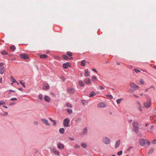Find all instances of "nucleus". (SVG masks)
Masks as SVG:
<instances>
[{"label":"nucleus","instance_id":"1","mask_svg":"<svg viewBox=\"0 0 156 156\" xmlns=\"http://www.w3.org/2000/svg\"><path fill=\"white\" fill-rule=\"evenodd\" d=\"M129 86L130 88L128 92H133V91L138 89L139 88V86L136 85L135 83L133 82H131L130 83Z\"/></svg>","mask_w":156,"mask_h":156},{"label":"nucleus","instance_id":"2","mask_svg":"<svg viewBox=\"0 0 156 156\" xmlns=\"http://www.w3.org/2000/svg\"><path fill=\"white\" fill-rule=\"evenodd\" d=\"M144 106L146 108H149L151 105V101L150 98H149L144 103Z\"/></svg>","mask_w":156,"mask_h":156},{"label":"nucleus","instance_id":"3","mask_svg":"<svg viewBox=\"0 0 156 156\" xmlns=\"http://www.w3.org/2000/svg\"><path fill=\"white\" fill-rule=\"evenodd\" d=\"M70 122V120L69 118H66L63 120V125L66 127H69L70 126L69 123Z\"/></svg>","mask_w":156,"mask_h":156},{"label":"nucleus","instance_id":"4","mask_svg":"<svg viewBox=\"0 0 156 156\" xmlns=\"http://www.w3.org/2000/svg\"><path fill=\"white\" fill-rule=\"evenodd\" d=\"M103 141L105 144H108L110 142V140L109 139L106 137L103 139Z\"/></svg>","mask_w":156,"mask_h":156},{"label":"nucleus","instance_id":"5","mask_svg":"<svg viewBox=\"0 0 156 156\" xmlns=\"http://www.w3.org/2000/svg\"><path fill=\"white\" fill-rule=\"evenodd\" d=\"M67 91L69 93L73 94L75 92V90L74 88L70 87L67 88Z\"/></svg>","mask_w":156,"mask_h":156},{"label":"nucleus","instance_id":"6","mask_svg":"<svg viewBox=\"0 0 156 156\" xmlns=\"http://www.w3.org/2000/svg\"><path fill=\"white\" fill-rule=\"evenodd\" d=\"M98 106L100 108H105L107 107V105L105 102L100 103L98 105Z\"/></svg>","mask_w":156,"mask_h":156},{"label":"nucleus","instance_id":"7","mask_svg":"<svg viewBox=\"0 0 156 156\" xmlns=\"http://www.w3.org/2000/svg\"><path fill=\"white\" fill-rule=\"evenodd\" d=\"M43 88L45 90H48L49 88V86L47 83H45L43 84Z\"/></svg>","mask_w":156,"mask_h":156},{"label":"nucleus","instance_id":"8","mask_svg":"<svg viewBox=\"0 0 156 156\" xmlns=\"http://www.w3.org/2000/svg\"><path fill=\"white\" fill-rule=\"evenodd\" d=\"M146 140L144 139H141L139 141V143L140 145L142 146H144Z\"/></svg>","mask_w":156,"mask_h":156},{"label":"nucleus","instance_id":"9","mask_svg":"<svg viewBox=\"0 0 156 156\" xmlns=\"http://www.w3.org/2000/svg\"><path fill=\"white\" fill-rule=\"evenodd\" d=\"M20 57L22 58L26 59L29 58L27 55L26 54H22L20 55Z\"/></svg>","mask_w":156,"mask_h":156},{"label":"nucleus","instance_id":"10","mask_svg":"<svg viewBox=\"0 0 156 156\" xmlns=\"http://www.w3.org/2000/svg\"><path fill=\"white\" fill-rule=\"evenodd\" d=\"M41 121L43 123L45 124V125L47 126L50 125V124L48 123V120L45 119H41Z\"/></svg>","mask_w":156,"mask_h":156},{"label":"nucleus","instance_id":"11","mask_svg":"<svg viewBox=\"0 0 156 156\" xmlns=\"http://www.w3.org/2000/svg\"><path fill=\"white\" fill-rule=\"evenodd\" d=\"M57 147L59 149H62L64 148V145L63 144H61L60 143L57 144Z\"/></svg>","mask_w":156,"mask_h":156},{"label":"nucleus","instance_id":"12","mask_svg":"<svg viewBox=\"0 0 156 156\" xmlns=\"http://www.w3.org/2000/svg\"><path fill=\"white\" fill-rule=\"evenodd\" d=\"M84 82L87 84H90L91 82L90 79L88 78H87L85 79Z\"/></svg>","mask_w":156,"mask_h":156},{"label":"nucleus","instance_id":"13","mask_svg":"<svg viewBox=\"0 0 156 156\" xmlns=\"http://www.w3.org/2000/svg\"><path fill=\"white\" fill-rule=\"evenodd\" d=\"M69 66V63L68 62L64 63L63 64V67L65 69H67Z\"/></svg>","mask_w":156,"mask_h":156},{"label":"nucleus","instance_id":"14","mask_svg":"<svg viewBox=\"0 0 156 156\" xmlns=\"http://www.w3.org/2000/svg\"><path fill=\"white\" fill-rule=\"evenodd\" d=\"M120 144V140H117L116 142V144L115 146V148H117L119 145Z\"/></svg>","mask_w":156,"mask_h":156},{"label":"nucleus","instance_id":"15","mask_svg":"<svg viewBox=\"0 0 156 156\" xmlns=\"http://www.w3.org/2000/svg\"><path fill=\"white\" fill-rule=\"evenodd\" d=\"M85 73L84 75L85 76H88L89 75L90 73L89 72L88 69H85L84 70Z\"/></svg>","mask_w":156,"mask_h":156},{"label":"nucleus","instance_id":"16","mask_svg":"<svg viewBox=\"0 0 156 156\" xmlns=\"http://www.w3.org/2000/svg\"><path fill=\"white\" fill-rule=\"evenodd\" d=\"M62 57L63 59L64 60H68V59L69 60H70L73 58L72 57H71L69 58L66 55H62Z\"/></svg>","mask_w":156,"mask_h":156},{"label":"nucleus","instance_id":"17","mask_svg":"<svg viewBox=\"0 0 156 156\" xmlns=\"http://www.w3.org/2000/svg\"><path fill=\"white\" fill-rule=\"evenodd\" d=\"M96 94V93L94 91H92L89 94V97H91L94 96Z\"/></svg>","mask_w":156,"mask_h":156},{"label":"nucleus","instance_id":"18","mask_svg":"<svg viewBox=\"0 0 156 156\" xmlns=\"http://www.w3.org/2000/svg\"><path fill=\"white\" fill-rule=\"evenodd\" d=\"M78 83L79 85L82 87H83L85 86V84L84 83L83 81L82 80H80L79 81Z\"/></svg>","mask_w":156,"mask_h":156},{"label":"nucleus","instance_id":"19","mask_svg":"<svg viewBox=\"0 0 156 156\" xmlns=\"http://www.w3.org/2000/svg\"><path fill=\"white\" fill-rule=\"evenodd\" d=\"M5 69L4 67H3L0 68V73L2 74L4 73L5 71Z\"/></svg>","mask_w":156,"mask_h":156},{"label":"nucleus","instance_id":"20","mask_svg":"<svg viewBox=\"0 0 156 156\" xmlns=\"http://www.w3.org/2000/svg\"><path fill=\"white\" fill-rule=\"evenodd\" d=\"M48 55L45 54L41 55L40 56V58H45L48 57Z\"/></svg>","mask_w":156,"mask_h":156},{"label":"nucleus","instance_id":"21","mask_svg":"<svg viewBox=\"0 0 156 156\" xmlns=\"http://www.w3.org/2000/svg\"><path fill=\"white\" fill-rule=\"evenodd\" d=\"M65 129L64 128H60L59 130V132L61 134H63L64 133Z\"/></svg>","mask_w":156,"mask_h":156},{"label":"nucleus","instance_id":"22","mask_svg":"<svg viewBox=\"0 0 156 156\" xmlns=\"http://www.w3.org/2000/svg\"><path fill=\"white\" fill-rule=\"evenodd\" d=\"M81 102L82 104L83 105H84L85 104H87L88 102V100H81Z\"/></svg>","mask_w":156,"mask_h":156},{"label":"nucleus","instance_id":"23","mask_svg":"<svg viewBox=\"0 0 156 156\" xmlns=\"http://www.w3.org/2000/svg\"><path fill=\"white\" fill-rule=\"evenodd\" d=\"M133 128H135V127H138V124L137 122H133Z\"/></svg>","mask_w":156,"mask_h":156},{"label":"nucleus","instance_id":"24","mask_svg":"<svg viewBox=\"0 0 156 156\" xmlns=\"http://www.w3.org/2000/svg\"><path fill=\"white\" fill-rule=\"evenodd\" d=\"M66 105L68 107H70L72 108V105L70 103L67 102L66 104Z\"/></svg>","mask_w":156,"mask_h":156},{"label":"nucleus","instance_id":"25","mask_svg":"<svg viewBox=\"0 0 156 156\" xmlns=\"http://www.w3.org/2000/svg\"><path fill=\"white\" fill-rule=\"evenodd\" d=\"M154 148H151L150 150H149L148 154H151L154 151Z\"/></svg>","mask_w":156,"mask_h":156},{"label":"nucleus","instance_id":"26","mask_svg":"<svg viewBox=\"0 0 156 156\" xmlns=\"http://www.w3.org/2000/svg\"><path fill=\"white\" fill-rule=\"evenodd\" d=\"M134 131L136 132V133L137 134L139 133V128L138 127H135V128H133Z\"/></svg>","mask_w":156,"mask_h":156},{"label":"nucleus","instance_id":"27","mask_svg":"<svg viewBox=\"0 0 156 156\" xmlns=\"http://www.w3.org/2000/svg\"><path fill=\"white\" fill-rule=\"evenodd\" d=\"M86 61L85 60H83L81 61V65L83 66H84L85 65Z\"/></svg>","mask_w":156,"mask_h":156},{"label":"nucleus","instance_id":"28","mask_svg":"<svg viewBox=\"0 0 156 156\" xmlns=\"http://www.w3.org/2000/svg\"><path fill=\"white\" fill-rule=\"evenodd\" d=\"M66 111L70 114H71L73 113V111L71 109H67Z\"/></svg>","mask_w":156,"mask_h":156},{"label":"nucleus","instance_id":"29","mask_svg":"<svg viewBox=\"0 0 156 156\" xmlns=\"http://www.w3.org/2000/svg\"><path fill=\"white\" fill-rule=\"evenodd\" d=\"M10 49L12 51H14L16 49V47L15 46L12 45L10 47Z\"/></svg>","mask_w":156,"mask_h":156},{"label":"nucleus","instance_id":"30","mask_svg":"<svg viewBox=\"0 0 156 156\" xmlns=\"http://www.w3.org/2000/svg\"><path fill=\"white\" fill-rule=\"evenodd\" d=\"M123 98H120L119 99H117L116 100V102L118 104H119L120 102L122 101L123 100Z\"/></svg>","mask_w":156,"mask_h":156},{"label":"nucleus","instance_id":"31","mask_svg":"<svg viewBox=\"0 0 156 156\" xmlns=\"http://www.w3.org/2000/svg\"><path fill=\"white\" fill-rule=\"evenodd\" d=\"M88 129L87 127L85 128L83 131V133L84 134L87 133V132Z\"/></svg>","mask_w":156,"mask_h":156},{"label":"nucleus","instance_id":"32","mask_svg":"<svg viewBox=\"0 0 156 156\" xmlns=\"http://www.w3.org/2000/svg\"><path fill=\"white\" fill-rule=\"evenodd\" d=\"M1 53L3 55H7L8 54V53L7 52L4 51H2Z\"/></svg>","mask_w":156,"mask_h":156},{"label":"nucleus","instance_id":"33","mask_svg":"<svg viewBox=\"0 0 156 156\" xmlns=\"http://www.w3.org/2000/svg\"><path fill=\"white\" fill-rule=\"evenodd\" d=\"M81 146L85 148L87 147V145L85 143H83L81 144Z\"/></svg>","mask_w":156,"mask_h":156},{"label":"nucleus","instance_id":"34","mask_svg":"<svg viewBox=\"0 0 156 156\" xmlns=\"http://www.w3.org/2000/svg\"><path fill=\"white\" fill-rule=\"evenodd\" d=\"M91 79L93 81H94L97 80V78L96 76H93L91 77Z\"/></svg>","mask_w":156,"mask_h":156},{"label":"nucleus","instance_id":"35","mask_svg":"<svg viewBox=\"0 0 156 156\" xmlns=\"http://www.w3.org/2000/svg\"><path fill=\"white\" fill-rule=\"evenodd\" d=\"M11 80L13 83L17 82V81L15 79H14L12 76H11Z\"/></svg>","mask_w":156,"mask_h":156},{"label":"nucleus","instance_id":"36","mask_svg":"<svg viewBox=\"0 0 156 156\" xmlns=\"http://www.w3.org/2000/svg\"><path fill=\"white\" fill-rule=\"evenodd\" d=\"M44 100L48 102H50L51 100L50 98H44Z\"/></svg>","mask_w":156,"mask_h":156},{"label":"nucleus","instance_id":"37","mask_svg":"<svg viewBox=\"0 0 156 156\" xmlns=\"http://www.w3.org/2000/svg\"><path fill=\"white\" fill-rule=\"evenodd\" d=\"M69 56H71L73 55L72 53L70 51H68L66 53Z\"/></svg>","mask_w":156,"mask_h":156},{"label":"nucleus","instance_id":"38","mask_svg":"<svg viewBox=\"0 0 156 156\" xmlns=\"http://www.w3.org/2000/svg\"><path fill=\"white\" fill-rule=\"evenodd\" d=\"M54 153L55 154H57L58 156H60L59 152L58 151H54Z\"/></svg>","mask_w":156,"mask_h":156},{"label":"nucleus","instance_id":"39","mask_svg":"<svg viewBox=\"0 0 156 156\" xmlns=\"http://www.w3.org/2000/svg\"><path fill=\"white\" fill-rule=\"evenodd\" d=\"M153 88V89H154V90H155V88H154V87H153V86H151L150 88H148L146 89H145V92H146L148 90V89H150V88Z\"/></svg>","mask_w":156,"mask_h":156},{"label":"nucleus","instance_id":"40","mask_svg":"<svg viewBox=\"0 0 156 156\" xmlns=\"http://www.w3.org/2000/svg\"><path fill=\"white\" fill-rule=\"evenodd\" d=\"M5 103V102L3 101H0V106L2 105H4Z\"/></svg>","mask_w":156,"mask_h":156},{"label":"nucleus","instance_id":"41","mask_svg":"<svg viewBox=\"0 0 156 156\" xmlns=\"http://www.w3.org/2000/svg\"><path fill=\"white\" fill-rule=\"evenodd\" d=\"M122 151H120L118 152V153H117V155H122Z\"/></svg>","mask_w":156,"mask_h":156},{"label":"nucleus","instance_id":"42","mask_svg":"<svg viewBox=\"0 0 156 156\" xmlns=\"http://www.w3.org/2000/svg\"><path fill=\"white\" fill-rule=\"evenodd\" d=\"M8 112H5L4 113L2 114L3 116H5L8 115Z\"/></svg>","mask_w":156,"mask_h":156},{"label":"nucleus","instance_id":"43","mask_svg":"<svg viewBox=\"0 0 156 156\" xmlns=\"http://www.w3.org/2000/svg\"><path fill=\"white\" fill-rule=\"evenodd\" d=\"M140 83L141 84H144V81L143 79H141L140 80Z\"/></svg>","mask_w":156,"mask_h":156},{"label":"nucleus","instance_id":"44","mask_svg":"<svg viewBox=\"0 0 156 156\" xmlns=\"http://www.w3.org/2000/svg\"><path fill=\"white\" fill-rule=\"evenodd\" d=\"M134 70L135 71V72L137 73H138V72H140V71L138 69H134Z\"/></svg>","mask_w":156,"mask_h":156},{"label":"nucleus","instance_id":"45","mask_svg":"<svg viewBox=\"0 0 156 156\" xmlns=\"http://www.w3.org/2000/svg\"><path fill=\"white\" fill-rule=\"evenodd\" d=\"M145 143L146 144H147V145H150V144L151 143L148 140H147L146 141V140Z\"/></svg>","mask_w":156,"mask_h":156},{"label":"nucleus","instance_id":"46","mask_svg":"<svg viewBox=\"0 0 156 156\" xmlns=\"http://www.w3.org/2000/svg\"><path fill=\"white\" fill-rule=\"evenodd\" d=\"M20 83L22 84V85L23 86V87H25V86L24 84L21 81H20Z\"/></svg>","mask_w":156,"mask_h":156},{"label":"nucleus","instance_id":"47","mask_svg":"<svg viewBox=\"0 0 156 156\" xmlns=\"http://www.w3.org/2000/svg\"><path fill=\"white\" fill-rule=\"evenodd\" d=\"M50 94L51 95V97H56L55 94L53 93H50Z\"/></svg>","mask_w":156,"mask_h":156},{"label":"nucleus","instance_id":"48","mask_svg":"<svg viewBox=\"0 0 156 156\" xmlns=\"http://www.w3.org/2000/svg\"><path fill=\"white\" fill-rule=\"evenodd\" d=\"M152 143L153 144H156V139L152 141Z\"/></svg>","mask_w":156,"mask_h":156},{"label":"nucleus","instance_id":"49","mask_svg":"<svg viewBox=\"0 0 156 156\" xmlns=\"http://www.w3.org/2000/svg\"><path fill=\"white\" fill-rule=\"evenodd\" d=\"M17 100V98H11L10 99L11 101H16Z\"/></svg>","mask_w":156,"mask_h":156},{"label":"nucleus","instance_id":"50","mask_svg":"<svg viewBox=\"0 0 156 156\" xmlns=\"http://www.w3.org/2000/svg\"><path fill=\"white\" fill-rule=\"evenodd\" d=\"M99 87L101 90H103L105 89V88L104 87H101V86H99Z\"/></svg>","mask_w":156,"mask_h":156},{"label":"nucleus","instance_id":"51","mask_svg":"<svg viewBox=\"0 0 156 156\" xmlns=\"http://www.w3.org/2000/svg\"><path fill=\"white\" fill-rule=\"evenodd\" d=\"M136 104L138 106H141L140 103L138 101H137Z\"/></svg>","mask_w":156,"mask_h":156},{"label":"nucleus","instance_id":"52","mask_svg":"<svg viewBox=\"0 0 156 156\" xmlns=\"http://www.w3.org/2000/svg\"><path fill=\"white\" fill-rule=\"evenodd\" d=\"M139 110L141 112L142 111L141 106H139Z\"/></svg>","mask_w":156,"mask_h":156},{"label":"nucleus","instance_id":"53","mask_svg":"<svg viewBox=\"0 0 156 156\" xmlns=\"http://www.w3.org/2000/svg\"><path fill=\"white\" fill-rule=\"evenodd\" d=\"M69 140H75L74 138H73L69 137Z\"/></svg>","mask_w":156,"mask_h":156},{"label":"nucleus","instance_id":"54","mask_svg":"<svg viewBox=\"0 0 156 156\" xmlns=\"http://www.w3.org/2000/svg\"><path fill=\"white\" fill-rule=\"evenodd\" d=\"M34 124L36 125H38V122H37V121H35L34 122Z\"/></svg>","mask_w":156,"mask_h":156},{"label":"nucleus","instance_id":"55","mask_svg":"<svg viewBox=\"0 0 156 156\" xmlns=\"http://www.w3.org/2000/svg\"><path fill=\"white\" fill-rule=\"evenodd\" d=\"M75 147L76 148H78L80 147L79 145L76 144L75 145Z\"/></svg>","mask_w":156,"mask_h":156},{"label":"nucleus","instance_id":"56","mask_svg":"<svg viewBox=\"0 0 156 156\" xmlns=\"http://www.w3.org/2000/svg\"><path fill=\"white\" fill-rule=\"evenodd\" d=\"M15 104V103L13 102H12L10 103L9 105H14Z\"/></svg>","mask_w":156,"mask_h":156},{"label":"nucleus","instance_id":"57","mask_svg":"<svg viewBox=\"0 0 156 156\" xmlns=\"http://www.w3.org/2000/svg\"><path fill=\"white\" fill-rule=\"evenodd\" d=\"M133 148L132 147H129L128 149H127V151H129L131 148Z\"/></svg>","mask_w":156,"mask_h":156},{"label":"nucleus","instance_id":"58","mask_svg":"<svg viewBox=\"0 0 156 156\" xmlns=\"http://www.w3.org/2000/svg\"><path fill=\"white\" fill-rule=\"evenodd\" d=\"M107 96L109 98H112V95H107Z\"/></svg>","mask_w":156,"mask_h":156},{"label":"nucleus","instance_id":"59","mask_svg":"<svg viewBox=\"0 0 156 156\" xmlns=\"http://www.w3.org/2000/svg\"><path fill=\"white\" fill-rule=\"evenodd\" d=\"M49 119H50V120L51 121H52L53 122L55 121V120L52 119L51 118H50Z\"/></svg>","mask_w":156,"mask_h":156},{"label":"nucleus","instance_id":"60","mask_svg":"<svg viewBox=\"0 0 156 156\" xmlns=\"http://www.w3.org/2000/svg\"><path fill=\"white\" fill-rule=\"evenodd\" d=\"M4 63H0V66H3Z\"/></svg>","mask_w":156,"mask_h":156},{"label":"nucleus","instance_id":"61","mask_svg":"<svg viewBox=\"0 0 156 156\" xmlns=\"http://www.w3.org/2000/svg\"><path fill=\"white\" fill-rule=\"evenodd\" d=\"M92 70L95 72L97 73V71L95 69H93Z\"/></svg>","mask_w":156,"mask_h":156},{"label":"nucleus","instance_id":"62","mask_svg":"<svg viewBox=\"0 0 156 156\" xmlns=\"http://www.w3.org/2000/svg\"><path fill=\"white\" fill-rule=\"evenodd\" d=\"M53 122H54L53 125L54 126H55L56 125V121H55Z\"/></svg>","mask_w":156,"mask_h":156},{"label":"nucleus","instance_id":"63","mask_svg":"<svg viewBox=\"0 0 156 156\" xmlns=\"http://www.w3.org/2000/svg\"><path fill=\"white\" fill-rule=\"evenodd\" d=\"M43 96L42 95V94H40L39 95L38 98H42V97Z\"/></svg>","mask_w":156,"mask_h":156},{"label":"nucleus","instance_id":"64","mask_svg":"<svg viewBox=\"0 0 156 156\" xmlns=\"http://www.w3.org/2000/svg\"><path fill=\"white\" fill-rule=\"evenodd\" d=\"M154 125H152L151 127V130L154 128Z\"/></svg>","mask_w":156,"mask_h":156}]
</instances>
